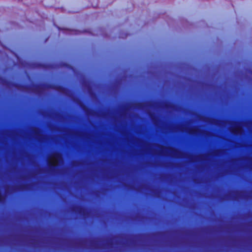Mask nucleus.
Returning <instances> with one entry per match:
<instances>
[{"label": "nucleus", "instance_id": "1", "mask_svg": "<svg viewBox=\"0 0 252 252\" xmlns=\"http://www.w3.org/2000/svg\"><path fill=\"white\" fill-rule=\"evenodd\" d=\"M63 159L58 153L53 154L49 159V164L51 166H55L62 162Z\"/></svg>", "mask_w": 252, "mask_h": 252}, {"label": "nucleus", "instance_id": "2", "mask_svg": "<svg viewBox=\"0 0 252 252\" xmlns=\"http://www.w3.org/2000/svg\"><path fill=\"white\" fill-rule=\"evenodd\" d=\"M64 30L65 31V32H92L90 29H84L83 30H76V29H65Z\"/></svg>", "mask_w": 252, "mask_h": 252}, {"label": "nucleus", "instance_id": "3", "mask_svg": "<svg viewBox=\"0 0 252 252\" xmlns=\"http://www.w3.org/2000/svg\"><path fill=\"white\" fill-rule=\"evenodd\" d=\"M89 2L93 7H96L98 6V0H89Z\"/></svg>", "mask_w": 252, "mask_h": 252}, {"label": "nucleus", "instance_id": "4", "mask_svg": "<svg viewBox=\"0 0 252 252\" xmlns=\"http://www.w3.org/2000/svg\"><path fill=\"white\" fill-rule=\"evenodd\" d=\"M98 32H105L104 30H103V29H99L98 30Z\"/></svg>", "mask_w": 252, "mask_h": 252}, {"label": "nucleus", "instance_id": "5", "mask_svg": "<svg viewBox=\"0 0 252 252\" xmlns=\"http://www.w3.org/2000/svg\"><path fill=\"white\" fill-rule=\"evenodd\" d=\"M57 28H58V30H59V31H60L61 30H62L60 28H59V27H57Z\"/></svg>", "mask_w": 252, "mask_h": 252}, {"label": "nucleus", "instance_id": "6", "mask_svg": "<svg viewBox=\"0 0 252 252\" xmlns=\"http://www.w3.org/2000/svg\"><path fill=\"white\" fill-rule=\"evenodd\" d=\"M119 32H124V31H122V30H120V31H119Z\"/></svg>", "mask_w": 252, "mask_h": 252}, {"label": "nucleus", "instance_id": "7", "mask_svg": "<svg viewBox=\"0 0 252 252\" xmlns=\"http://www.w3.org/2000/svg\"><path fill=\"white\" fill-rule=\"evenodd\" d=\"M237 126L238 128H240L239 126Z\"/></svg>", "mask_w": 252, "mask_h": 252}, {"label": "nucleus", "instance_id": "8", "mask_svg": "<svg viewBox=\"0 0 252 252\" xmlns=\"http://www.w3.org/2000/svg\"><path fill=\"white\" fill-rule=\"evenodd\" d=\"M0 32H1V31L0 30Z\"/></svg>", "mask_w": 252, "mask_h": 252}]
</instances>
